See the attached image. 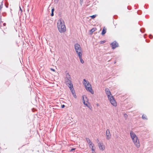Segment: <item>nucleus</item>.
<instances>
[{
  "instance_id": "1",
  "label": "nucleus",
  "mask_w": 153,
  "mask_h": 153,
  "mask_svg": "<svg viewBox=\"0 0 153 153\" xmlns=\"http://www.w3.org/2000/svg\"><path fill=\"white\" fill-rule=\"evenodd\" d=\"M57 27L58 31L61 33H64L66 31L65 23L62 19H60L58 20L57 22Z\"/></svg>"
},
{
  "instance_id": "25",
  "label": "nucleus",
  "mask_w": 153,
  "mask_h": 153,
  "mask_svg": "<svg viewBox=\"0 0 153 153\" xmlns=\"http://www.w3.org/2000/svg\"><path fill=\"white\" fill-rule=\"evenodd\" d=\"M54 8H53L52 9L51 12H53V11H54Z\"/></svg>"
},
{
  "instance_id": "16",
  "label": "nucleus",
  "mask_w": 153,
  "mask_h": 153,
  "mask_svg": "<svg viewBox=\"0 0 153 153\" xmlns=\"http://www.w3.org/2000/svg\"><path fill=\"white\" fill-rule=\"evenodd\" d=\"M97 30V29L96 28H92L91 30H90V31L91 32V34H92L93 32L95 31V30Z\"/></svg>"
},
{
  "instance_id": "27",
  "label": "nucleus",
  "mask_w": 153,
  "mask_h": 153,
  "mask_svg": "<svg viewBox=\"0 0 153 153\" xmlns=\"http://www.w3.org/2000/svg\"><path fill=\"white\" fill-rule=\"evenodd\" d=\"M149 37H150V38H152V36L151 35H150Z\"/></svg>"
},
{
  "instance_id": "22",
  "label": "nucleus",
  "mask_w": 153,
  "mask_h": 153,
  "mask_svg": "<svg viewBox=\"0 0 153 153\" xmlns=\"http://www.w3.org/2000/svg\"><path fill=\"white\" fill-rule=\"evenodd\" d=\"M95 148H94V151H92V153H96V152H95Z\"/></svg>"
},
{
  "instance_id": "3",
  "label": "nucleus",
  "mask_w": 153,
  "mask_h": 153,
  "mask_svg": "<svg viewBox=\"0 0 153 153\" xmlns=\"http://www.w3.org/2000/svg\"><path fill=\"white\" fill-rule=\"evenodd\" d=\"M74 48L78 56L82 55V51L79 45L76 43L74 45Z\"/></svg>"
},
{
  "instance_id": "2",
  "label": "nucleus",
  "mask_w": 153,
  "mask_h": 153,
  "mask_svg": "<svg viewBox=\"0 0 153 153\" xmlns=\"http://www.w3.org/2000/svg\"><path fill=\"white\" fill-rule=\"evenodd\" d=\"M130 134L132 141L136 147L137 148H139L140 146V144L137 137L132 131L130 132Z\"/></svg>"
},
{
  "instance_id": "13",
  "label": "nucleus",
  "mask_w": 153,
  "mask_h": 153,
  "mask_svg": "<svg viewBox=\"0 0 153 153\" xmlns=\"http://www.w3.org/2000/svg\"><path fill=\"white\" fill-rule=\"evenodd\" d=\"M82 55H81L80 56H78V57L80 59V62L82 63H84V61L82 59Z\"/></svg>"
},
{
  "instance_id": "18",
  "label": "nucleus",
  "mask_w": 153,
  "mask_h": 153,
  "mask_svg": "<svg viewBox=\"0 0 153 153\" xmlns=\"http://www.w3.org/2000/svg\"><path fill=\"white\" fill-rule=\"evenodd\" d=\"M142 118L143 120H147V118L146 115L145 114H143L142 116Z\"/></svg>"
},
{
  "instance_id": "30",
  "label": "nucleus",
  "mask_w": 153,
  "mask_h": 153,
  "mask_svg": "<svg viewBox=\"0 0 153 153\" xmlns=\"http://www.w3.org/2000/svg\"><path fill=\"white\" fill-rule=\"evenodd\" d=\"M97 106H99V104H97Z\"/></svg>"
},
{
  "instance_id": "4",
  "label": "nucleus",
  "mask_w": 153,
  "mask_h": 153,
  "mask_svg": "<svg viewBox=\"0 0 153 153\" xmlns=\"http://www.w3.org/2000/svg\"><path fill=\"white\" fill-rule=\"evenodd\" d=\"M83 81V84L85 86L86 90L89 91L92 94H93L94 91L92 89L91 85L88 82H87L85 79H84Z\"/></svg>"
},
{
  "instance_id": "28",
  "label": "nucleus",
  "mask_w": 153,
  "mask_h": 153,
  "mask_svg": "<svg viewBox=\"0 0 153 153\" xmlns=\"http://www.w3.org/2000/svg\"><path fill=\"white\" fill-rule=\"evenodd\" d=\"M75 149H73L71 150V151H72L73 150H74Z\"/></svg>"
},
{
  "instance_id": "21",
  "label": "nucleus",
  "mask_w": 153,
  "mask_h": 153,
  "mask_svg": "<svg viewBox=\"0 0 153 153\" xmlns=\"http://www.w3.org/2000/svg\"><path fill=\"white\" fill-rule=\"evenodd\" d=\"M96 16V15H93L92 16H91L90 17L92 18V19H94L95 18Z\"/></svg>"
},
{
  "instance_id": "12",
  "label": "nucleus",
  "mask_w": 153,
  "mask_h": 153,
  "mask_svg": "<svg viewBox=\"0 0 153 153\" xmlns=\"http://www.w3.org/2000/svg\"><path fill=\"white\" fill-rule=\"evenodd\" d=\"M90 148H91L92 151H94V148H95L94 144L92 142L88 144Z\"/></svg>"
},
{
  "instance_id": "24",
  "label": "nucleus",
  "mask_w": 153,
  "mask_h": 153,
  "mask_svg": "<svg viewBox=\"0 0 153 153\" xmlns=\"http://www.w3.org/2000/svg\"><path fill=\"white\" fill-rule=\"evenodd\" d=\"M65 106V105H61V108H63Z\"/></svg>"
},
{
  "instance_id": "15",
  "label": "nucleus",
  "mask_w": 153,
  "mask_h": 153,
  "mask_svg": "<svg viewBox=\"0 0 153 153\" xmlns=\"http://www.w3.org/2000/svg\"><path fill=\"white\" fill-rule=\"evenodd\" d=\"M86 141L88 144H89L92 142L91 140L88 138H86Z\"/></svg>"
},
{
  "instance_id": "8",
  "label": "nucleus",
  "mask_w": 153,
  "mask_h": 153,
  "mask_svg": "<svg viewBox=\"0 0 153 153\" xmlns=\"http://www.w3.org/2000/svg\"><path fill=\"white\" fill-rule=\"evenodd\" d=\"M98 145L100 150L102 151L105 150V146L103 142H100L98 143Z\"/></svg>"
},
{
  "instance_id": "10",
  "label": "nucleus",
  "mask_w": 153,
  "mask_h": 153,
  "mask_svg": "<svg viewBox=\"0 0 153 153\" xmlns=\"http://www.w3.org/2000/svg\"><path fill=\"white\" fill-rule=\"evenodd\" d=\"M105 92L108 98L113 96L111 94L110 90L108 88H107L105 89Z\"/></svg>"
},
{
  "instance_id": "5",
  "label": "nucleus",
  "mask_w": 153,
  "mask_h": 153,
  "mask_svg": "<svg viewBox=\"0 0 153 153\" xmlns=\"http://www.w3.org/2000/svg\"><path fill=\"white\" fill-rule=\"evenodd\" d=\"M83 103L85 105L88 107L90 109H91V107L90 105V104L88 102V100L87 99V97L85 96H83Z\"/></svg>"
},
{
  "instance_id": "20",
  "label": "nucleus",
  "mask_w": 153,
  "mask_h": 153,
  "mask_svg": "<svg viewBox=\"0 0 153 153\" xmlns=\"http://www.w3.org/2000/svg\"><path fill=\"white\" fill-rule=\"evenodd\" d=\"M105 42V40H103V41L100 42V44H103V43H104Z\"/></svg>"
},
{
  "instance_id": "19",
  "label": "nucleus",
  "mask_w": 153,
  "mask_h": 153,
  "mask_svg": "<svg viewBox=\"0 0 153 153\" xmlns=\"http://www.w3.org/2000/svg\"><path fill=\"white\" fill-rule=\"evenodd\" d=\"M71 90V92L72 94L74 95H74L75 94V91L74 90L73 88V87H72V88L71 89H70Z\"/></svg>"
},
{
  "instance_id": "9",
  "label": "nucleus",
  "mask_w": 153,
  "mask_h": 153,
  "mask_svg": "<svg viewBox=\"0 0 153 153\" xmlns=\"http://www.w3.org/2000/svg\"><path fill=\"white\" fill-rule=\"evenodd\" d=\"M105 134L107 139V140H109L111 138V135L110 131L109 129H108L106 130Z\"/></svg>"
},
{
  "instance_id": "7",
  "label": "nucleus",
  "mask_w": 153,
  "mask_h": 153,
  "mask_svg": "<svg viewBox=\"0 0 153 153\" xmlns=\"http://www.w3.org/2000/svg\"><path fill=\"white\" fill-rule=\"evenodd\" d=\"M65 82L67 85L68 86L70 89H71L73 87V85L72 84L70 79H65Z\"/></svg>"
},
{
  "instance_id": "31",
  "label": "nucleus",
  "mask_w": 153,
  "mask_h": 153,
  "mask_svg": "<svg viewBox=\"0 0 153 153\" xmlns=\"http://www.w3.org/2000/svg\"><path fill=\"white\" fill-rule=\"evenodd\" d=\"M97 140L98 141H99V140L98 139H97Z\"/></svg>"
},
{
  "instance_id": "26",
  "label": "nucleus",
  "mask_w": 153,
  "mask_h": 153,
  "mask_svg": "<svg viewBox=\"0 0 153 153\" xmlns=\"http://www.w3.org/2000/svg\"><path fill=\"white\" fill-rule=\"evenodd\" d=\"M53 12H51V16H53Z\"/></svg>"
},
{
  "instance_id": "17",
  "label": "nucleus",
  "mask_w": 153,
  "mask_h": 153,
  "mask_svg": "<svg viewBox=\"0 0 153 153\" xmlns=\"http://www.w3.org/2000/svg\"><path fill=\"white\" fill-rule=\"evenodd\" d=\"M106 29L105 28V27H104L103 28V29L102 31V35H104V34H105V33H106Z\"/></svg>"
},
{
  "instance_id": "6",
  "label": "nucleus",
  "mask_w": 153,
  "mask_h": 153,
  "mask_svg": "<svg viewBox=\"0 0 153 153\" xmlns=\"http://www.w3.org/2000/svg\"><path fill=\"white\" fill-rule=\"evenodd\" d=\"M108 99L109 100L111 103L112 105H113L114 106H117V102L113 96L109 98H108Z\"/></svg>"
},
{
  "instance_id": "11",
  "label": "nucleus",
  "mask_w": 153,
  "mask_h": 153,
  "mask_svg": "<svg viewBox=\"0 0 153 153\" xmlns=\"http://www.w3.org/2000/svg\"><path fill=\"white\" fill-rule=\"evenodd\" d=\"M112 48L115 49L116 47H117L118 46V44L115 41H114L112 42L111 44Z\"/></svg>"
},
{
  "instance_id": "23",
  "label": "nucleus",
  "mask_w": 153,
  "mask_h": 153,
  "mask_svg": "<svg viewBox=\"0 0 153 153\" xmlns=\"http://www.w3.org/2000/svg\"><path fill=\"white\" fill-rule=\"evenodd\" d=\"M50 69H51V71H52L54 72L55 71V70L51 68H50Z\"/></svg>"
},
{
  "instance_id": "29",
  "label": "nucleus",
  "mask_w": 153,
  "mask_h": 153,
  "mask_svg": "<svg viewBox=\"0 0 153 153\" xmlns=\"http://www.w3.org/2000/svg\"><path fill=\"white\" fill-rule=\"evenodd\" d=\"M20 7V10L21 11V12H22V9H21V7Z\"/></svg>"
},
{
  "instance_id": "14",
  "label": "nucleus",
  "mask_w": 153,
  "mask_h": 153,
  "mask_svg": "<svg viewBox=\"0 0 153 153\" xmlns=\"http://www.w3.org/2000/svg\"><path fill=\"white\" fill-rule=\"evenodd\" d=\"M71 78V76L69 74H67L66 75V77L65 78V80L66 79H70Z\"/></svg>"
}]
</instances>
